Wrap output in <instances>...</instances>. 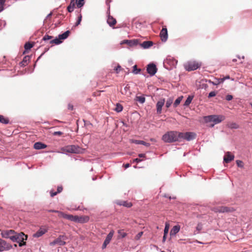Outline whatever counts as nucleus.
<instances>
[{
  "label": "nucleus",
  "instance_id": "nucleus-7",
  "mask_svg": "<svg viewBox=\"0 0 252 252\" xmlns=\"http://www.w3.org/2000/svg\"><path fill=\"white\" fill-rule=\"evenodd\" d=\"M67 239V237L64 235H60L58 238L50 243L51 246L58 245L63 246L65 244V241Z\"/></svg>",
  "mask_w": 252,
  "mask_h": 252
},
{
  "label": "nucleus",
  "instance_id": "nucleus-37",
  "mask_svg": "<svg viewBox=\"0 0 252 252\" xmlns=\"http://www.w3.org/2000/svg\"><path fill=\"white\" fill-rule=\"evenodd\" d=\"M236 164H237L238 167H240V168H243L244 167V164L242 160H237L236 161Z\"/></svg>",
  "mask_w": 252,
  "mask_h": 252
},
{
  "label": "nucleus",
  "instance_id": "nucleus-42",
  "mask_svg": "<svg viewBox=\"0 0 252 252\" xmlns=\"http://www.w3.org/2000/svg\"><path fill=\"white\" fill-rule=\"evenodd\" d=\"M65 219L73 221V216L72 215L66 214V215L65 216Z\"/></svg>",
  "mask_w": 252,
  "mask_h": 252
},
{
  "label": "nucleus",
  "instance_id": "nucleus-24",
  "mask_svg": "<svg viewBox=\"0 0 252 252\" xmlns=\"http://www.w3.org/2000/svg\"><path fill=\"white\" fill-rule=\"evenodd\" d=\"M30 60L29 56H25L23 61L20 63L21 66H26L28 64V61Z\"/></svg>",
  "mask_w": 252,
  "mask_h": 252
},
{
  "label": "nucleus",
  "instance_id": "nucleus-56",
  "mask_svg": "<svg viewBox=\"0 0 252 252\" xmlns=\"http://www.w3.org/2000/svg\"><path fill=\"white\" fill-rule=\"evenodd\" d=\"M141 159L138 158H135L133 160V162H139L141 161Z\"/></svg>",
  "mask_w": 252,
  "mask_h": 252
},
{
  "label": "nucleus",
  "instance_id": "nucleus-17",
  "mask_svg": "<svg viewBox=\"0 0 252 252\" xmlns=\"http://www.w3.org/2000/svg\"><path fill=\"white\" fill-rule=\"evenodd\" d=\"M35 149L39 150L43 149L47 147V145L41 142H36L33 145Z\"/></svg>",
  "mask_w": 252,
  "mask_h": 252
},
{
  "label": "nucleus",
  "instance_id": "nucleus-14",
  "mask_svg": "<svg viewBox=\"0 0 252 252\" xmlns=\"http://www.w3.org/2000/svg\"><path fill=\"white\" fill-rule=\"evenodd\" d=\"M114 234V231H110L109 233L107 235L103 245H102V249H104L106 248V246L110 243L113 236Z\"/></svg>",
  "mask_w": 252,
  "mask_h": 252
},
{
  "label": "nucleus",
  "instance_id": "nucleus-60",
  "mask_svg": "<svg viewBox=\"0 0 252 252\" xmlns=\"http://www.w3.org/2000/svg\"><path fill=\"white\" fill-rule=\"evenodd\" d=\"M130 164L129 163H126V164H124V166L125 167V168H127L128 167H129L130 166Z\"/></svg>",
  "mask_w": 252,
  "mask_h": 252
},
{
  "label": "nucleus",
  "instance_id": "nucleus-36",
  "mask_svg": "<svg viewBox=\"0 0 252 252\" xmlns=\"http://www.w3.org/2000/svg\"><path fill=\"white\" fill-rule=\"evenodd\" d=\"M172 103H173V99L172 98H169V99H168L166 102V107L167 108H169L171 105Z\"/></svg>",
  "mask_w": 252,
  "mask_h": 252
},
{
  "label": "nucleus",
  "instance_id": "nucleus-35",
  "mask_svg": "<svg viewBox=\"0 0 252 252\" xmlns=\"http://www.w3.org/2000/svg\"><path fill=\"white\" fill-rule=\"evenodd\" d=\"M229 127L231 129H237L239 128V125L236 123H232L229 125Z\"/></svg>",
  "mask_w": 252,
  "mask_h": 252
},
{
  "label": "nucleus",
  "instance_id": "nucleus-16",
  "mask_svg": "<svg viewBox=\"0 0 252 252\" xmlns=\"http://www.w3.org/2000/svg\"><path fill=\"white\" fill-rule=\"evenodd\" d=\"M107 22L110 27H113L116 25L117 21L116 19L113 18L112 16L109 15Z\"/></svg>",
  "mask_w": 252,
  "mask_h": 252
},
{
  "label": "nucleus",
  "instance_id": "nucleus-46",
  "mask_svg": "<svg viewBox=\"0 0 252 252\" xmlns=\"http://www.w3.org/2000/svg\"><path fill=\"white\" fill-rule=\"evenodd\" d=\"M140 71V69H137V65H135L133 66V72L135 74H137L139 71Z\"/></svg>",
  "mask_w": 252,
  "mask_h": 252
},
{
  "label": "nucleus",
  "instance_id": "nucleus-49",
  "mask_svg": "<svg viewBox=\"0 0 252 252\" xmlns=\"http://www.w3.org/2000/svg\"><path fill=\"white\" fill-rule=\"evenodd\" d=\"M63 134V133L61 131H55L53 133V135H59L61 136Z\"/></svg>",
  "mask_w": 252,
  "mask_h": 252
},
{
  "label": "nucleus",
  "instance_id": "nucleus-3",
  "mask_svg": "<svg viewBox=\"0 0 252 252\" xmlns=\"http://www.w3.org/2000/svg\"><path fill=\"white\" fill-rule=\"evenodd\" d=\"M201 66V63L196 61H190L184 64L185 69L188 71L196 70Z\"/></svg>",
  "mask_w": 252,
  "mask_h": 252
},
{
  "label": "nucleus",
  "instance_id": "nucleus-55",
  "mask_svg": "<svg viewBox=\"0 0 252 252\" xmlns=\"http://www.w3.org/2000/svg\"><path fill=\"white\" fill-rule=\"evenodd\" d=\"M63 187L62 186H59L58 187V188H57V192L59 193L60 192H61L63 190Z\"/></svg>",
  "mask_w": 252,
  "mask_h": 252
},
{
  "label": "nucleus",
  "instance_id": "nucleus-50",
  "mask_svg": "<svg viewBox=\"0 0 252 252\" xmlns=\"http://www.w3.org/2000/svg\"><path fill=\"white\" fill-rule=\"evenodd\" d=\"M67 10L69 12H71L73 11L74 8H73V6H70L69 5L67 6Z\"/></svg>",
  "mask_w": 252,
  "mask_h": 252
},
{
  "label": "nucleus",
  "instance_id": "nucleus-38",
  "mask_svg": "<svg viewBox=\"0 0 252 252\" xmlns=\"http://www.w3.org/2000/svg\"><path fill=\"white\" fill-rule=\"evenodd\" d=\"M169 224L167 222H166L165 223V228L164 229V233L165 234V235H167V234H168V231H169Z\"/></svg>",
  "mask_w": 252,
  "mask_h": 252
},
{
  "label": "nucleus",
  "instance_id": "nucleus-1",
  "mask_svg": "<svg viewBox=\"0 0 252 252\" xmlns=\"http://www.w3.org/2000/svg\"><path fill=\"white\" fill-rule=\"evenodd\" d=\"M162 140L166 143H172L179 141V132L177 131H168L162 136Z\"/></svg>",
  "mask_w": 252,
  "mask_h": 252
},
{
  "label": "nucleus",
  "instance_id": "nucleus-40",
  "mask_svg": "<svg viewBox=\"0 0 252 252\" xmlns=\"http://www.w3.org/2000/svg\"><path fill=\"white\" fill-rule=\"evenodd\" d=\"M82 16L81 14H80L79 16L78 17V20L75 23V26H78L80 24L82 20Z\"/></svg>",
  "mask_w": 252,
  "mask_h": 252
},
{
  "label": "nucleus",
  "instance_id": "nucleus-27",
  "mask_svg": "<svg viewBox=\"0 0 252 252\" xmlns=\"http://www.w3.org/2000/svg\"><path fill=\"white\" fill-rule=\"evenodd\" d=\"M118 233V237L119 238H124L127 235V234L124 231L123 229L119 230Z\"/></svg>",
  "mask_w": 252,
  "mask_h": 252
},
{
  "label": "nucleus",
  "instance_id": "nucleus-4",
  "mask_svg": "<svg viewBox=\"0 0 252 252\" xmlns=\"http://www.w3.org/2000/svg\"><path fill=\"white\" fill-rule=\"evenodd\" d=\"M27 236L25 235L23 232L20 233H17L15 232L14 235V238H13V242H17L19 243L20 247H22L26 244V242L24 240H26Z\"/></svg>",
  "mask_w": 252,
  "mask_h": 252
},
{
  "label": "nucleus",
  "instance_id": "nucleus-8",
  "mask_svg": "<svg viewBox=\"0 0 252 252\" xmlns=\"http://www.w3.org/2000/svg\"><path fill=\"white\" fill-rule=\"evenodd\" d=\"M15 232L13 230H2L1 232V236L5 238H9L13 241L14 238Z\"/></svg>",
  "mask_w": 252,
  "mask_h": 252
},
{
  "label": "nucleus",
  "instance_id": "nucleus-13",
  "mask_svg": "<svg viewBox=\"0 0 252 252\" xmlns=\"http://www.w3.org/2000/svg\"><path fill=\"white\" fill-rule=\"evenodd\" d=\"M165 103V99L164 98L160 99L157 103V111L158 114H161L162 108Z\"/></svg>",
  "mask_w": 252,
  "mask_h": 252
},
{
  "label": "nucleus",
  "instance_id": "nucleus-19",
  "mask_svg": "<svg viewBox=\"0 0 252 252\" xmlns=\"http://www.w3.org/2000/svg\"><path fill=\"white\" fill-rule=\"evenodd\" d=\"M180 225H177L174 226L170 231V235H175L180 231Z\"/></svg>",
  "mask_w": 252,
  "mask_h": 252
},
{
  "label": "nucleus",
  "instance_id": "nucleus-9",
  "mask_svg": "<svg viewBox=\"0 0 252 252\" xmlns=\"http://www.w3.org/2000/svg\"><path fill=\"white\" fill-rule=\"evenodd\" d=\"M11 247V245L0 238V252L9 250Z\"/></svg>",
  "mask_w": 252,
  "mask_h": 252
},
{
  "label": "nucleus",
  "instance_id": "nucleus-20",
  "mask_svg": "<svg viewBox=\"0 0 252 252\" xmlns=\"http://www.w3.org/2000/svg\"><path fill=\"white\" fill-rule=\"evenodd\" d=\"M153 42L150 41H144L141 44V46L143 48L146 49V48H148L152 46L153 45Z\"/></svg>",
  "mask_w": 252,
  "mask_h": 252
},
{
  "label": "nucleus",
  "instance_id": "nucleus-58",
  "mask_svg": "<svg viewBox=\"0 0 252 252\" xmlns=\"http://www.w3.org/2000/svg\"><path fill=\"white\" fill-rule=\"evenodd\" d=\"M138 156L140 158H145V154H139Z\"/></svg>",
  "mask_w": 252,
  "mask_h": 252
},
{
  "label": "nucleus",
  "instance_id": "nucleus-2",
  "mask_svg": "<svg viewBox=\"0 0 252 252\" xmlns=\"http://www.w3.org/2000/svg\"><path fill=\"white\" fill-rule=\"evenodd\" d=\"M63 153L79 154L82 153V149L78 146L68 145L62 148Z\"/></svg>",
  "mask_w": 252,
  "mask_h": 252
},
{
  "label": "nucleus",
  "instance_id": "nucleus-34",
  "mask_svg": "<svg viewBox=\"0 0 252 252\" xmlns=\"http://www.w3.org/2000/svg\"><path fill=\"white\" fill-rule=\"evenodd\" d=\"M33 46V44H32L30 42H27L24 46L25 49L26 50H30Z\"/></svg>",
  "mask_w": 252,
  "mask_h": 252
},
{
  "label": "nucleus",
  "instance_id": "nucleus-45",
  "mask_svg": "<svg viewBox=\"0 0 252 252\" xmlns=\"http://www.w3.org/2000/svg\"><path fill=\"white\" fill-rule=\"evenodd\" d=\"M143 234V232H139L136 236H135V239L136 240H139L141 237L142 236Z\"/></svg>",
  "mask_w": 252,
  "mask_h": 252
},
{
  "label": "nucleus",
  "instance_id": "nucleus-21",
  "mask_svg": "<svg viewBox=\"0 0 252 252\" xmlns=\"http://www.w3.org/2000/svg\"><path fill=\"white\" fill-rule=\"evenodd\" d=\"M89 217L88 216H81L79 217L78 222L79 223H85L89 221Z\"/></svg>",
  "mask_w": 252,
  "mask_h": 252
},
{
  "label": "nucleus",
  "instance_id": "nucleus-32",
  "mask_svg": "<svg viewBox=\"0 0 252 252\" xmlns=\"http://www.w3.org/2000/svg\"><path fill=\"white\" fill-rule=\"evenodd\" d=\"M120 205H123L127 208L131 207L132 206V204L131 202L127 201H123L121 203H120Z\"/></svg>",
  "mask_w": 252,
  "mask_h": 252
},
{
  "label": "nucleus",
  "instance_id": "nucleus-53",
  "mask_svg": "<svg viewBox=\"0 0 252 252\" xmlns=\"http://www.w3.org/2000/svg\"><path fill=\"white\" fill-rule=\"evenodd\" d=\"M122 67L120 65H118V66L115 68V70L116 71L117 73H118L119 71H120Z\"/></svg>",
  "mask_w": 252,
  "mask_h": 252
},
{
  "label": "nucleus",
  "instance_id": "nucleus-30",
  "mask_svg": "<svg viewBox=\"0 0 252 252\" xmlns=\"http://www.w3.org/2000/svg\"><path fill=\"white\" fill-rule=\"evenodd\" d=\"M123 109V106L120 103H117L116 105V107L115 108V110L117 112H121Z\"/></svg>",
  "mask_w": 252,
  "mask_h": 252
},
{
  "label": "nucleus",
  "instance_id": "nucleus-54",
  "mask_svg": "<svg viewBox=\"0 0 252 252\" xmlns=\"http://www.w3.org/2000/svg\"><path fill=\"white\" fill-rule=\"evenodd\" d=\"M75 4H76V2H75L74 0H71L69 5L71 6H73V8H74L75 6Z\"/></svg>",
  "mask_w": 252,
  "mask_h": 252
},
{
  "label": "nucleus",
  "instance_id": "nucleus-61",
  "mask_svg": "<svg viewBox=\"0 0 252 252\" xmlns=\"http://www.w3.org/2000/svg\"><path fill=\"white\" fill-rule=\"evenodd\" d=\"M177 63V60H174L173 61L172 64H173V65H176Z\"/></svg>",
  "mask_w": 252,
  "mask_h": 252
},
{
  "label": "nucleus",
  "instance_id": "nucleus-5",
  "mask_svg": "<svg viewBox=\"0 0 252 252\" xmlns=\"http://www.w3.org/2000/svg\"><path fill=\"white\" fill-rule=\"evenodd\" d=\"M204 121L206 123H211V126H213L215 124H218L220 122L219 116L217 115H210L204 117Z\"/></svg>",
  "mask_w": 252,
  "mask_h": 252
},
{
  "label": "nucleus",
  "instance_id": "nucleus-57",
  "mask_svg": "<svg viewBox=\"0 0 252 252\" xmlns=\"http://www.w3.org/2000/svg\"><path fill=\"white\" fill-rule=\"evenodd\" d=\"M73 108V106L72 105L69 104L68 105V108L70 110H72Z\"/></svg>",
  "mask_w": 252,
  "mask_h": 252
},
{
  "label": "nucleus",
  "instance_id": "nucleus-48",
  "mask_svg": "<svg viewBox=\"0 0 252 252\" xmlns=\"http://www.w3.org/2000/svg\"><path fill=\"white\" fill-rule=\"evenodd\" d=\"M216 93L215 91H212V92H211L209 94L208 97L210 98V97H214V96H216Z\"/></svg>",
  "mask_w": 252,
  "mask_h": 252
},
{
  "label": "nucleus",
  "instance_id": "nucleus-26",
  "mask_svg": "<svg viewBox=\"0 0 252 252\" xmlns=\"http://www.w3.org/2000/svg\"><path fill=\"white\" fill-rule=\"evenodd\" d=\"M183 98V96H181L179 97H178L176 100L175 101L174 103H173V106L175 108L181 102V100H182Z\"/></svg>",
  "mask_w": 252,
  "mask_h": 252
},
{
  "label": "nucleus",
  "instance_id": "nucleus-51",
  "mask_svg": "<svg viewBox=\"0 0 252 252\" xmlns=\"http://www.w3.org/2000/svg\"><path fill=\"white\" fill-rule=\"evenodd\" d=\"M79 216H73V221L78 222Z\"/></svg>",
  "mask_w": 252,
  "mask_h": 252
},
{
  "label": "nucleus",
  "instance_id": "nucleus-59",
  "mask_svg": "<svg viewBox=\"0 0 252 252\" xmlns=\"http://www.w3.org/2000/svg\"><path fill=\"white\" fill-rule=\"evenodd\" d=\"M197 229L200 230L201 229V224H198L196 227Z\"/></svg>",
  "mask_w": 252,
  "mask_h": 252
},
{
  "label": "nucleus",
  "instance_id": "nucleus-64",
  "mask_svg": "<svg viewBox=\"0 0 252 252\" xmlns=\"http://www.w3.org/2000/svg\"><path fill=\"white\" fill-rule=\"evenodd\" d=\"M150 140L152 142H156V140L154 138L150 139Z\"/></svg>",
  "mask_w": 252,
  "mask_h": 252
},
{
  "label": "nucleus",
  "instance_id": "nucleus-31",
  "mask_svg": "<svg viewBox=\"0 0 252 252\" xmlns=\"http://www.w3.org/2000/svg\"><path fill=\"white\" fill-rule=\"evenodd\" d=\"M193 99V96H190V95H189L188 98H187L185 103H184V105L185 106H188L189 105V104L191 103L192 100Z\"/></svg>",
  "mask_w": 252,
  "mask_h": 252
},
{
  "label": "nucleus",
  "instance_id": "nucleus-23",
  "mask_svg": "<svg viewBox=\"0 0 252 252\" xmlns=\"http://www.w3.org/2000/svg\"><path fill=\"white\" fill-rule=\"evenodd\" d=\"M70 32L69 31H67L64 32L63 33L60 34L59 37L60 39L62 41V40L66 39L69 35Z\"/></svg>",
  "mask_w": 252,
  "mask_h": 252
},
{
  "label": "nucleus",
  "instance_id": "nucleus-10",
  "mask_svg": "<svg viewBox=\"0 0 252 252\" xmlns=\"http://www.w3.org/2000/svg\"><path fill=\"white\" fill-rule=\"evenodd\" d=\"M234 158V155L230 152H227L223 158V163H228Z\"/></svg>",
  "mask_w": 252,
  "mask_h": 252
},
{
  "label": "nucleus",
  "instance_id": "nucleus-11",
  "mask_svg": "<svg viewBox=\"0 0 252 252\" xmlns=\"http://www.w3.org/2000/svg\"><path fill=\"white\" fill-rule=\"evenodd\" d=\"M147 70L151 76L154 75L157 71L156 65L154 63H150L147 67Z\"/></svg>",
  "mask_w": 252,
  "mask_h": 252
},
{
  "label": "nucleus",
  "instance_id": "nucleus-28",
  "mask_svg": "<svg viewBox=\"0 0 252 252\" xmlns=\"http://www.w3.org/2000/svg\"><path fill=\"white\" fill-rule=\"evenodd\" d=\"M76 3L77 7L78 8H80L82 7L84 3H85V0H76Z\"/></svg>",
  "mask_w": 252,
  "mask_h": 252
},
{
  "label": "nucleus",
  "instance_id": "nucleus-12",
  "mask_svg": "<svg viewBox=\"0 0 252 252\" xmlns=\"http://www.w3.org/2000/svg\"><path fill=\"white\" fill-rule=\"evenodd\" d=\"M160 37L162 41H166L168 38L167 29L165 26H163L160 32Z\"/></svg>",
  "mask_w": 252,
  "mask_h": 252
},
{
  "label": "nucleus",
  "instance_id": "nucleus-62",
  "mask_svg": "<svg viewBox=\"0 0 252 252\" xmlns=\"http://www.w3.org/2000/svg\"><path fill=\"white\" fill-rule=\"evenodd\" d=\"M57 211L54 210H50L48 211L49 212H55L56 213Z\"/></svg>",
  "mask_w": 252,
  "mask_h": 252
},
{
  "label": "nucleus",
  "instance_id": "nucleus-25",
  "mask_svg": "<svg viewBox=\"0 0 252 252\" xmlns=\"http://www.w3.org/2000/svg\"><path fill=\"white\" fill-rule=\"evenodd\" d=\"M9 120L8 118L4 117L2 115H0V123L4 124H7L9 123Z\"/></svg>",
  "mask_w": 252,
  "mask_h": 252
},
{
  "label": "nucleus",
  "instance_id": "nucleus-43",
  "mask_svg": "<svg viewBox=\"0 0 252 252\" xmlns=\"http://www.w3.org/2000/svg\"><path fill=\"white\" fill-rule=\"evenodd\" d=\"M226 79H231V81H234V79H231L229 75H226L225 77L221 78V84Z\"/></svg>",
  "mask_w": 252,
  "mask_h": 252
},
{
  "label": "nucleus",
  "instance_id": "nucleus-47",
  "mask_svg": "<svg viewBox=\"0 0 252 252\" xmlns=\"http://www.w3.org/2000/svg\"><path fill=\"white\" fill-rule=\"evenodd\" d=\"M233 98V95L231 94H227L225 96V99L227 101H230Z\"/></svg>",
  "mask_w": 252,
  "mask_h": 252
},
{
  "label": "nucleus",
  "instance_id": "nucleus-63",
  "mask_svg": "<svg viewBox=\"0 0 252 252\" xmlns=\"http://www.w3.org/2000/svg\"><path fill=\"white\" fill-rule=\"evenodd\" d=\"M166 235H165V234L164 233V235L163 237V241H165L166 240Z\"/></svg>",
  "mask_w": 252,
  "mask_h": 252
},
{
  "label": "nucleus",
  "instance_id": "nucleus-29",
  "mask_svg": "<svg viewBox=\"0 0 252 252\" xmlns=\"http://www.w3.org/2000/svg\"><path fill=\"white\" fill-rule=\"evenodd\" d=\"M62 42V41L60 39L59 37L58 38H56L54 39L51 40L50 41V43L51 44H59Z\"/></svg>",
  "mask_w": 252,
  "mask_h": 252
},
{
  "label": "nucleus",
  "instance_id": "nucleus-39",
  "mask_svg": "<svg viewBox=\"0 0 252 252\" xmlns=\"http://www.w3.org/2000/svg\"><path fill=\"white\" fill-rule=\"evenodd\" d=\"M56 213H58V216L59 218H63L65 219V216L66 215V214L59 211H57Z\"/></svg>",
  "mask_w": 252,
  "mask_h": 252
},
{
  "label": "nucleus",
  "instance_id": "nucleus-52",
  "mask_svg": "<svg viewBox=\"0 0 252 252\" xmlns=\"http://www.w3.org/2000/svg\"><path fill=\"white\" fill-rule=\"evenodd\" d=\"M58 193H59L57 191L54 192L53 190H51L50 191V195L51 197H54V196L56 195Z\"/></svg>",
  "mask_w": 252,
  "mask_h": 252
},
{
  "label": "nucleus",
  "instance_id": "nucleus-44",
  "mask_svg": "<svg viewBox=\"0 0 252 252\" xmlns=\"http://www.w3.org/2000/svg\"><path fill=\"white\" fill-rule=\"evenodd\" d=\"M53 38L52 36L49 35H45L43 37V40L44 41L48 40L50 39H51Z\"/></svg>",
  "mask_w": 252,
  "mask_h": 252
},
{
  "label": "nucleus",
  "instance_id": "nucleus-15",
  "mask_svg": "<svg viewBox=\"0 0 252 252\" xmlns=\"http://www.w3.org/2000/svg\"><path fill=\"white\" fill-rule=\"evenodd\" d=\"M47 231V230L45 228H40L36 233H35L33 236L34 237L38 238L42 236Z\"/></svg>",
  "mask_w": 252,
  "mask_h": 252
},
{
  "label": "nucleus",
  "instance_id": "nucleus-18",
  "mask_svg": "<svg viewBox=\"0 0 252 252\" xmlns=\"http://www.w3.org/2000/svg\"><path fill=\"white\" fill-rule=\"evenodd\" d=\"M131 143H135L136 144H142L143 145L146 147H149L150 145V144L149 143L145 142L144 141L142 140H134L132 139L130 140Z\"/></svg>",
  "mask_w": 252,
  "mask_h": 252
},
{
  "label": "nucleus",
  "instance_id": "nucleus-33",
  "mask_svg": "<svg viewBox=\"0 0 252 252\" xmlns=\"http://www.w3.org/2000/svg\"><path fill=\"white\" fill-rule=\"evenodd\" d=\"M136 100L139 101L141 103H143L145 101V98L143 96H136Z\"/></svg>",
  "mask_w": 252,
  "mask_h": 252
},
{
  "label": "nucleus",
  "instance_id": "nucleus-6",
  "mask_svg": "<svg viewBox=\"0 0 252 252\" xmlns=\"http://www.w3.org/2000/svg\"><path fill=\"white\" fill-rule=\"evenodd\" d=\"M196 134L191 132H179V140L181 139H185L190 141L195 138Z\"/></svg>",
  "mask_w": 252,
  "mask_h": 252
},
{
  "label": "nucleus",
  "instance_id": "nucleus-22",
  "mask_svg": "<svg viewBox=\"0 0 252 252\" xmlns=\"http://www.w3.org/2000/svg\"><path fill=\"white\" fill-rule=\"evenodd\" d=\"M233 211H234V209L233 208L226 206H221V213L232 212Z\"/></svg>",
  "mask_w": 252,
  "mask_h": 252
},
{
  "label": "nucleus",
  "instance_id": "nucleus-41",
  "mask_svg": "<svg viewBox=\"0 0 252 252\" xmlns=\"http://www.w3.org/2000/svg\"><path fill=\"white\" fill-rule=\"evenodd\" d=\"M5 2V0H0V12L3 10V5Z\"/></svg>",
  "mask_w": 252,
  "mask_h": 252
}]
</instances>
